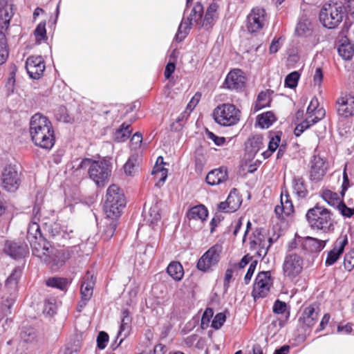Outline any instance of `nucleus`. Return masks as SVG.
Masks as SVG:
<instances>
[{
  "label": "nucleus",
  "instance_id": "obj_45",
  "mask_svg": "<svg viewBox=\"0 0 354 354\" xmlns=\"http://www.w3.org/2000/svg\"><path fill=\"white\" fill-rule=\"evenodd\" d=\"M138 156H131L124 165L126 174L133 175L138 168Z\"/></svg>",
  "mask_w": 354,
  "mask_h": 354
},
{
  "label": "nucleus",
  "instance_id": "obj_24",
  "mask_svg": "<svg viewBox=\"0 0 354 354\" xmlns=\"http://www.w3.org/2000/svg\"><path fill=\"white\" fill-rule=\"evenodd\" d=\"M228 178L227 169L221 167L210 171L206 176V182L210 185H217L225 182Z\"/></svg>",
  "mask_w": 354,
  "mask_h": 354
},
{
  "label": "nucleus",
  "instance_id": "obj_31",
  "mask_svg": "<svg viewBox=\"0 0 354 354\" xmlns=\"http://www.w3.org/2000/svg\"><path fill=\"white\" fill-rule=\"evenodd\" d=\"M208 216V211L203 205H198L192 207L187 212V216L191 220H201L204 221Z\"/></svg>",
  "mask_w": 354,
  "mask_h": 354
},
{
  "label": "nucleus",
  "instance_id": "obj_1",
  "mask_svg": "<svg viewBox=\"0 0 354 354\" xmlns=\"http://www.w3.org/2000/svg\"><path fill=\"white\" fill-rule=\"evenodd\" d=\"M29 132L32 142L42 149H50L55 144L54 130L50 121L40 113L32 116Z\"/></svg>",
  "mask_w": 354,
  "mask_h": 354
},
{
  "label": "nucleus",
  "instance_id": "obj_17",
  "mask_svg": "<svg viewBox=\"0 0 354 354\" xmlns=\"http://www.w3.org/2000/svg\"><path fill=\"white\" fill-rule=\"evenodd\" d=\"M245 145V165H246V160H252L263 146L262 135L257 134L250 137Z\"/></svg>",
  "mask_w": 354,
  "mask_h": 354
},
{
  "label": "nucleus",
  "instance_id": "obj_22",
  "mask_svg": "<svg viewBox=\"0 0 354 354\" xmlns=\"http://www.w3.org/2000/svg\"><path fill=\"white\" fill-rule=\"evenodd\" d=\"M338 113L345 118L354 115V95L346 94L337 100Z\"/></svg>",
  "mask_w": 354,
  "mask_h": 354
},
{
  "label": "nucleus",
  "instance_id": "obj_6",
  "mask_svg": "<svg viewBox=\"0 0 354 354\" xmlns=\"http://www.w3.org/2000/svg\"><path fill=\"white\" fill-rule=\"evenodd\" d=\"M346 9L342 3H325L319 12V20L324 26L329 29L337 27L342 21Z\"/></svg>",
  "mask_w": 354,
  "mask_h": 354
},
{
  "label": "nucleus",
  "instance_id": "obj_7",
  "mask_svg": "<svg viewBox=\"0 0 354 354\" xmlns=\"http://www.w3.org/2000/svg\"><path fill=\"white\" fill-rule=\"evenodd\" d=\"M304 259L301 255L296 252L287 253L282 263V273L285 279L294 280L304 270Z\"/></svg>",
  "mask_w": 354,
  "mask_h": 354
},
{
  "label": "nucleus",
  "instance_id": "obj_25",
  "mask_svg": "<svg viewBox=\"0 0 354 354\" xmlns=\"http://www.w3.org/2000/svg\"><path fill=\"white\" fill-rule=\"evenodd\" d=\"M326 245V241L320 240L311 236H306L301 239V248L307 252H319Z\"/></svg>",
  "mask_w": 354,
  "mask_h": 354
},
{
  "label": "nucleus",
  "instance_id": "obj_58",
  "mask_svg": "<svg viewBox=\"0 0 354 354\" xmlns=\"http://www.w3.org/2000/svg\"><path fill=\"white\" fill-rule=\"evenodd\" d=\"M46 34V24L40 23L35 30V35L37 40H41L45 38Z\"/></svg>",
  "mask_w": 354,
  "mask_h": 354
},
{
  "label": "nucleus",
  "instance_id": "obj_28",
  "mask_svg": "<svg viewBox=\"0 0 354 354\" xmlns=\"http://www.w3.org/2000/svg\"><path fill=\"white\" fill-rule=\"evenodd\" d=\"M217 9L218 6L215 3H211L205 12L204 19L203 21L201 20V27H203L205 29H209L212 27L216 19L217 18Z\"/></svg>",
  "mask_w": 354,
  "mask_h": 354
},
{
  "label": "nucleus",
  "instance_id": "obj_10",
  "mask_svg": "<svg viewBox=\"0 0 354 354\" xmlns=\"http://www.w3.org/2000/svg\"><path fill=\"white\" fill-rule=\"evenodd\" d=\"M21 174L16 165L8 164L2 170L1 176V187L8 192H14L21 183Z\"/></svg>",
  "mask_w": 354,
  "mask_h": 354
},
{
  "label": "nucleus",
  "instance_id": "obj_19",
  "mask_svg": "<svg viewBox=\"0 0 354 354\" xmlns=\"http://www.w3.org/2000/svg\"><path fill=\"white\" fill-rule=\"evenodd\" d=\"M319 313L318 305L312 304L304 309L299 321L304 326L312 328L317 322Z\"/></svg>",
  "mask_w": 354,
  "mask_h": 354
},
{
  "label": "nucleus",
  "instance_id": "obj_56",
  "mask_svg": "<svg viewBox=\"0 0 354 354\" xmlns=\"http://www.w3.org/2000/svg\"><path fill=\"white\" fill-rule=\"evenodd\" d=\"M226 320L225 314L222 313H218L212 322V327L216 330L219 329Z\"/></svg>",
  "mask_w": 354,
  "mask_h": 354
},
{
  "label": "nucleus",
  "instance_id": "obj_35",
  "mask_svg": "<svg viewBox=\"0 0 354 354\" xmlns=\"http://www.w3.org/2000/svg\"><path fill=\"white\" fill-rule=\"evenodd\" d=\"M131 317L128 310L122 311L121 324L120 326L119 335L124 333V337L129 335L131 330Z\"/></svg>",
  "mask_w": 354,
  "mask_h": 354
},
{
  "label": "nucleus",
  "instance_id": "obj_52",
  "mask_svg": "<svg viewBox=\"0 0 354 354\" xmlns=\"http://www.w3.org/2000/svg\"><path fill=\"white\" fill-rule=\"evenodd\" d=\"M94 282L89 281L86 283H82L81 286V295L82 298L85 299H90L93 295Z\"/></svg>",
  "mask_w": 354,
  "mask_h": 354
},
{
  "label": "nucleus",
  "instance_id": "obj_48",
  "mask_svg": "<svg viewBox=\"0 0 354 354\" xmlns=\"http://www.w3.org/2000/svg\"><path fill=\"white\" fill-rule=\"evenodd\" d=\"M232 267H233L232 268H228L225 272V278H224V283H223L225 287L228 286V285L230 282V280L232 278L234 270L243 268V257L241 258V259L240 260V261L238 264H236V263L233 264Z\"/></svg>",
  "mask_w": 354,
  "mask_h": 354
},
{
  "label": "nucleus",
  "instance_id": "obj_53",
  "mask_svg": "<svg viewBox=\"0 0 354 354\" xmlns=\"http://www.w3.org/2000/svg\"><path fill=\"white\" fill-rule=\"evenodd\" d=\"M161 216L158 207L154 206L151 207L149 211L148 217L147 218V222L152 225L158 222Z\"/></svg>",
  "mask_w": 354,
  "mask_h": 354
},
{
  "label": "nucleus",
  "instance_id": "obj_42",
  "mask_svg": "<svg viewBox=\"0 0 354 354\" xmlns=\"http://www.w3.org/2000/svg\"><path fill=\"white\" fill-rule=\"evenodd\" d=\"M9 55L8 41L5 34L0 31V64L5 63Z\"/></svg>",
  "mask_w": 354,
  "mask_h": 354
},
{
  "label": "nucleus",
  "instance_id": "obj_12",
  "mask_svg": "<svg viewBox=\"0 0 354 354\" xmlns=\"http://www.w3.org/2000/svg\"><path fill=\"white\" fill-rule=\"evenodd\" d=\"M222 247L220 245H214L206 251L197 262V268L203 272H207L217 265L220 259V254Z\"/></svg>",
  "mask_w": 354,
  "mask_h": 354
},
{
  "label": "nucleus",
  "instance_id": "obj_23",
  "mask_svg": "<svg viewBox=\"0 0 354 354\" xmlns=\"http://www.w3.org/2000/svg\"><path fill=\"white\" fill-rule=\"evenodd\" d=\"M12 15V0H0V28L8 29Z\"/></svg>",
  "mask_w": 354,
  "mask_h": 354
},
{
  "label": "nucleus",
  "instance_id": "obj_16",
  "mask_svg": "<svg viewBox=\"0 0 354 354\" xmlns=\"http://www.w3.org/2000/svg\"><path fill=\"white\" fill-rule=\"evenodd\" d=\"M26 71L32 79H39L45 70V64L41 56H30L26 62Z\"/></svg>",
  "mask_w": 354,
  "mask_h": 354
},
{
  "label": "nucleus",
  "instance_id": "obj_40",
  "mask_svg": "<svg viewBox=\"0 0 354 354\" xmlns=\"http://www.w3.org/2000/svg\"><path fill=\"white\" fill-rule=\"evenodd\" d=\"M337 52L344 60H350L354 55V48L351 43L344 42L338 46Z\"/></svg>",
  "mask_w": 354,
  "mask_h": 354
},
{
  "label": "nucleus",
  "instance_id": "obj_3",
  "mask_svg": "<svg viewBox=\"0 0 354 354\" xmlns=\"http://www.w3.org/2000/svg\"><path fill=\"white\" fill-rule=\"evenodd\" d=\"M79 167L88 169L90 178L97 187H104L111 174L112 164L110 160L106 158L98 160L85 158L80 162Z\"/></svg>",
  "mask_w": 354,
  "mask_h": 354
},
{
  "label": "nucleus",
  "instance_id": "obj_21",
  "mask_svg": "<svg viewBox=\"0 0 354 354\" xmlns=\"http://www.w3.org/2000/svg\"><path fill=\"white\" fill-rule=\"evenodd\" d=\"M3 251L13 259L24 257L28 253L26 244L7 241L5 243Z\"/></svg>",
  "mask_w": 354,
  "mask_h": 354
},
{
  "label": "nucleus",
  "instance_id": "obj_33",
  "mask_svg": "<svg viewBox=\"0 0 354 354\" xmlns=\"http://www.w3.org/2000/svg\"><path fill=\"white\" fill-rule=\"evenodd\" d=\"M292 187L295 194L300 198L307 197L308 192L306 188L305 180L302 177H294L292 180Z\"/></svg>",
  "mask_w": 354,
  "mask_h": 354
},
{
  "label": "nucleus",
  "instance_id": "obj_5",
  "mask_svg": "<svg viewBox=\"0 0 354 354\" xmlns=\"http://www.w3.org/2000/svg\"><path fill=\"white\" fill-rule=\"evenodd\" d=\"M126 205V198L122 189L115 184L111 185L106 194L104 209L107 217L118 218Z\"/></svg>",
  "mask_w": 354,
  "mask_h": 354
},
{
  "label": "nucleus",
  "instance_id": "obj_55",
  "mask_svg": "<svg viewBox=\"0 0 354 354\" xmlns=\"http://www.w3.org/2000/svg\"><path fill=\"white\" fill-rule=\"evenodd\" d=\"M337 208L341 214L344 216L350 218L353 215H354V207H348L343 201H342L340 203H339V205L337 206Z\"/></svg>",
  "mask_w": 354,
  "mask_h": 354
},
{
  "label": "nucleus",
  "instance_id": "obj_8",
  "mask_svg": "<svg viewBox=\"0 0 354 354\" xmlns=\"http://www.w3.org/2000/svg\"><path fill=\"white\" fill-rule=\"evenodd\" d=\"M241 111L231 104L218 106L213 112V118L216 123L223 127L236 124L240 120Z\"/></svg>",
  "mask_w": 354,
  "mask_h": 354
},
{
  "label": "nucleus",
  "instance_id": "obj_60",
  "mask_svg": "<svg viewBox=\"0 0 354 354\" xmlns=\"http://www.w3.org/2000/svg\"><path fill=\"white\" fill-rule=\"evenodd\" d=\"M57 306L53 301L48 300L45 302L44 312L49 315H53L56 313Z\"/></svg>",
  "mask_w": 354,
  "mask_h": 354
},
{
  "label": "nucleus",
  "instance_id": "obj_50",
  "mask_svg": "<svg viewBox=\"0 0 354 354\" xmlns=\"http://www.w3.org/2000/svg\"><path fill=\"white\" fill-rule=\"evenodd\" d=\"M250 245L252 248H254L257 245H261L263 241V235L261 230L256 229L252 233V236L249 238Z\"/></svg>",
  "mask_w": 354,
  "mask_h": 354
},
{
  "label": "nucleus",
  "instance_id": "obj_27",
  "mask_svg": "<svg viewBox=\"0 0 354 354\" xmlns=\"http://www.w3.org/2000/svg\"><path fill=\"white\" fill-rule=\"evenodd\" d=\"M248 44L251 45V48L247 49L246 53L248 55L247 57L248 62H255L258 59H261V55L263 50H261V44L257 41V38L252 37L248 39Z\"/></svg>",
  "mask_w": 354,
  "mask_h": 354
},
{
  "label": "nucleus",
  "instance_id": "obj_43",
  "mask_svg": "<svg viewBox=\"0 0 354 354\" xmlns=\"http://www.w3.org/2000/svg\"><path fill=\"white\" fill-rule=\"evenodd\" d=\"M21 339L27 343H34L37 342V332L36 329L32 327L24 328L20 333Z\"/></svg>",
  "mask_w": 354,
  "mask_h": 354
},
{
  "label": "nucleus",
  "instance_id": "obj_36",
  "mask_svg": "<svg viewBox=\"0 0 354 354\" xmlns=\"http://www.w3.org/2000/svg\"><path fill=\"white\" fill-rule=\"evenodd\" d=\"M276 120L277 118L272 111H266L257 116V122L263 129L269 128Z\"/></svg>",
  "mask_w": 354,
  "mask_h": 354
},
{
  "label": "nucleus",
  "instance_id": "obj_2",
  "mask_svg": "<svg viewBox=\"0 0 354 354\" xmlns=\"http://www.w3.org/2000/svg\"><path fill=\"white\" fill-rule=\"evenodd\" d=\"M40 217V208L35 206L33 208V218L32 224L29 227L28 232V239L30 241L33 255L39 258L41 261L44 259L48 252H55V248L51 247L48 242H46L42 237L39 231L38 221Z\"/></svg>",
  "mask_w": 354,
  "mask_h": 354
},
{
  "label": "nucleus",
  "instance_id": "obj_46",
  "mask_svg": "<svg viewBox=\"0 0 354 354\" xmlns=\"http://www.w3.org/2000/svg\"><path fill=\"white\" fill-rule=\"evenodd\" d=\"M46 284L49 287L56 288L64 290L68 284V280L64 278L52 277L46 281Z\"/></svg>",
  "mask_w": 354,
  "mask_h": 354
},
{
  "label": "nucleus",
  "instance_id": "obj_38",
  "mask_svg": "<svg viewBox=\"0 0 354 354\" xmlns=\"http://www.w3.org/2000/svg\"><path fill=\"white\" fill-rule=\"evenodd\" d=\"M111 219L109 223L103 225V228L100 232L101 239L104 241H109L113 236L117 227V221L115 218Z\"/></svg>",
  "mask_w": 354,
  "mask_h": 354
},
{
  "label": "nucleus",
  "instance_id": "obj_54",
  "mask_svg": "<svg viewBox=\"0 0 354 354\" xmlns=\"http://www.w3.org/2000/svg\"><path fill=\"white\" fill-rule=\"evenodd\" d=\"M21 271L20 269H15L10 275L8 277L6 283L7 286H16L21 277Z\"/></svg>",
  "mask_w": 354,
  "mask_h": 354
},
{
  "label": "nucleus",
  "instance_id": "obj_47",
  "mask_svg": "<svg viewBox=\"0 0 354 354\" xmlns=\"http://www.w3.org/2000/svg\"><path fill=\"white\" fill-rule=\"evenodd\" d=\"M323 111L324 117L325 116V110L322 108H319V102L317 97H314L310 102L307 108L306 113L308 116L316 117L318 115V112Z\"/></svg>",
  "mask_w": 354,
  "mask_h": 354
},
{
  "label": "nucleus",
  "instance_id": "obj_39",
  "mask_svg": "<svg viewBox=\"0 0 354 354\" xmlns=\"http://www.w3.org/2000/svg\"><path fill=\"white\" fill-rule=\"evenodd\" d=\"M227 201L228 203V207H230V212H234L237 210L241 205L242 200L236 193V189L234 188L230 192Z\"/></svg>",
  "mask_w": 354,
  "mask_h": 354
},
{
  "label": "nucleus",
  "instance_id": "obj_34",
  "mask_svg": "<svg viewBox=\"0 0 354 354\" xmlns=\"http://www.w3.org/2000/svg\"><path fill=\"white\" fill-rule=\"evenodd\" d=\"M168 274L175 281H180L184 275V270L182 265L177 261L171 262L167 268Z\"/></svg>",
  "mask_w": 354,
  "mask_h": 354
},
{
  "label": "nucleus",
  "instance_id": "obj_49",
  "mask_svg": "<svg viewBox=\"0 0 354 354\" xmlns=\"http://www.w3.org/2000/svg\"><path fill=\"white\" fill-rule=\"evenodd\" d=\"M300 74L297 71H293L288 74L285 79V86L290 88H294L297 86Z\"/></svg>",
  "mask_w": 354,
  "mask_h": 354
},
{
  "label": "nucleus",
  "instance_id": "obj_32",
  "mask_svg": "<svg viewBox=\"0 0 354 354\" xmlns=\"http://www.w3.org/2000/svg\"><path fill=\"white\" fill-rule=\"evenodd\" d=\"M132 129H131V124L123 122L115 131L113 139L115 141L118 142H124L129 138Z\"/></svg>",
  "mask_w": 354,
  "mask_h": 354
},
{
  "label": "nucleus",
  "instance_id": "obj_41",
  "mask_svg": "<svg viewBox=\"0 0 354 354\" xmlns=\"http://www.w3.org/2000/svg\"><path fill=\"white\" fill-rule=\"evenodd\" d=\"M271 99L265 91H261L259 93L255 105L253 108L254 112L259 111V110L270 106Z\"/></svg>",
  "mask_w": 354,
  "mask_h": 354
},
{
  "label": "nucleus",
  "instance_id": "obj_11",
  "mask_svg": "<svg viewBox=\"0 0 354 354\" xmlns=\"http://www.w3.org/2000/svg\"><path fill=\"white\" fill-rule=\"evenodd\" d=\"M272 285L273 279L270 271L259 272L256 277L252 292L254 299L266 297Z\"/></svg>",
  "mask_w": 354,
  "mask_h": 354
},
{
  "label": "nucleus",
  "instance_id": "obj_26",
  "mask_svg": "<svg viewBox=\"0 0 354 354\" xmlns=\"http://www.w3.org/2000/svg\"><path fill=\"white\" fill-rule=\"evenodd\" d=\"M324 118V113L322 111L318 112V115L316 117L313 116H307L305 120L302 121L301 123L298 124L295 130L294 134L296 137H299L301 135V133L309 129L311 126L318 122Z\"/></svg>",
  "mask_w": 354,
  "mask_h": 354
},
{
  "label": "nucleus",
  "instance_id": "obj_15",
  "mask_svg": "<svg viewBox=\"0 0 354 354\" xmlns=\"http://www.w3.org/2000/svg\"><path fill=\"white\" fill-rule=\"evenodd\" d=\"M295 212L294 205L287 190L282 191L280 196V205L274 208V212L279 219H285Z\"/></svg>",
  "mask_w": 354,
  "mask_h": 354
},
{
  "label": "nucleus",
  "instance_id": "obj_9",
  "mask_svg": "<svg viewBox=\"0 0 354 354\" xmlns=\"http://www.w3.org/2000/svg\"><path fill=\"white\" fill-rule=\"evenodd\" d=\"M203 14V6L201 3L197 2L192 8L187 19H183L176 35L177 41L180 42L185 38L194 23L201 24Z\"/></svg>",
  "mask_w": 354,
  "mask_h": 354
},
{
  "label": "nucleus",
  "instance_id": "obj_63",
  "mask_svg": "<svg viewBox=\"0 0 354 354\" xmlns=\"http://www.w3.org/2000/svg\"><path fill=\"white\" fill-rule=\"evenodd\" d=\"M15 84V73H12L10 77L8 79L6 83V88L8 95H10L14 92Z\"/></svg>",
  "mask_w": 354,
  "mask_h": 354
},
{
  "label": "nucleus",
  "instance_id": "obj_44",
  "mask_svg": "<svg viewBox=\"0 0 354 354\" xmlns=\"http://www.w3.org/2000/svg\"><path fill=\"white\" fill-rule=\"evenodd\" d=\"M152 174L158 180L156 185L160 187L165 183L167 177V169L160 165H156L153 169Z\"/></svg>",
  "mask_w": 354,
  "mask_h": 354
},
{
  "label": "nucleus",
  "instance_id": "obj_14",
  "mask_svg": "<svg viewBox=\"0 0 354 354\" xmlns=\"http://www.w3.org/2000/svg\"><path fill=\"white\" fill-rule=\"evenodd\" d=\"M266 18L263 8H255L247 17V28L249 32H256L263 28Z\"/></svg>",
  "mask_w": 354,
  "mask_h": 354
},
{
  "label": "nucleus",
  "instance_id": "obj_64",
  "mask_svg": "<svg viewBox=\"0 0 354 354\" xmlns=\"http://www.w3.org/2000/svg\"><path fill=\"white\" fill-rule=\"evenodd\" d=\"M348 187H349V179H348V174L346 173V166H345V168L343 171V182L342 184V191L340 193V194L342 195V197H344L345 192L348 189Z\"/></svg>",
  "mask_w": 354,
  "mask_h": 354
},
{
  "label": "nucleus",
  "instance_id": "obj_61",
  "mask_svg": "<svg viewBox=\"0 0 354 354\" xmlns=\"http://www.w3.org/2000/svg\"><path fill=\"white\" fill-rule=\"evenodd\" d=\"M301 236H295L294 239L290 240L286 246L287 251L291 252L297 248L298 245L300 244L301 245Z\"/></svg>",
  "mask_w": 354,
  "mask_h": 354
},
{
  "label": "nucleus",
  "instance_id": "obj_29",
  "mask_svg": "<svg viewBox=\"0 0 354 354\" xmlns=\"http://www.w3.org/2000/svg\"><path fill=\"white\" fill-rule=\"evenodd\" d=\"M55 251L56 252L55 253L57 254V256L53 253L48 252L42 261L49 265L52 270H57L64 264V261L63 259L62 252L55 248Z\"/></svg>",
  "mask_w": 354,
  "mask_h": 354
},
{
  "label": "nucleus",
  "instance_id": "obj_4",
  "mask_svg": "<svg viewBox=\"0 0 354 354\" xmlns=\"http://www.w3.org/2000/svg\"><path fill=\"white\" fill-rule=\"evenodd\" d=\"M306 218L309 226L313 230L328 232L334 228L333 213L318 203L307 211Z\"/></svg>",
  "mask_w": 354,
  "mask_h": 354
},
{
  "label": "nucleus",
  "instance_id": "obj_13",
  "mask_svg": "<svg viewBox=\"0 0 354 354\" xmlns=\"http://www.w3.org/2000/svg\"><path fill=\"white\" fill-rule=\"evenodd\" d=\"M348 240L346 234H340L333 243V248L328 251L325 261L326 266L335 264L344 253Z\"/></svg>",
  "mask_w": 354,
  "mask_h": 354
},
{
  "label": "nucleus",
  "instance_id": "obj_59",
  "mask_svg": "<svg viewBox=\"0 0 354 354\" xmlns=\"http://www.w3.org/2000/svg\"><path fill=\"white\" fill-rule=\"evenodd\" d=\"M286 304L279 299L275 301L272 310L276 314H283L286 310Z\"/></svg>",
  "mask_w": 354,
  "mask_h": 354
},
{
  "label": "nucleus",
  "instance_id": "obj_30",
  "mask_svg": "<svg viewBox=\"0 0 354 354\" xmlns=\"http://www.w3.org/2000/svg\"><path fill=\"white\" fill-rule=\"evenodd\" d=\"M321 198L330 206H337L342 201L343 197L337 192L328 189H322L320 192Z\"/></svg>",
  "mask_w": 354,
  "mask_h": 354
},
{
  "label": "nucleus",
  "instance_id": "obj_51",
  "mask_svg": "<svg viewBox=\"0 0 354 354\" xmlns=\"http://www.w3.org/2000/svg\"><path fill=\"white\" fill-rule=\"evenodd\" d=\"M343 265L344 269L348 271H351L354 268V248L345 254Z\"/></svg>",
  "mask_w": 354,
  "mask_h": 354
},
{
  "label": "nucleus",
  "instance_id": "obj_18",
  "mask_svg": "<svg viewBox=\"0 0 354 354\" xmlns=\"http://www.w3.org/2000/svg\"><path fill=\"white\" fill-rule=\"evenodd\" d=\"M327 169L326 162L319 156H314L310 170V180L315 182L322 180L326 175Z\"/></svg>",
  "mask_w": 354,
  "mask_h": 354
},
{
  "label": "nucleus",
  "instance_id": "obj_37",
  "mask_svg": "<svg viewBox=\"0 0 354 354\" xmlns=\"http://www.w3.org/2000/svg\"><path fill=\"white\" fill-rule=\"evenodd\" d=\"M281 135V131H277L273 136H270V141L268 143L269 151H264L263 153V156H264L265 158H269L271 156V154L274 151H275L279 147Z\"/></svg>",
  "mask_w": 354,
  "mask_h": 354
},
{
  "label": "nucleus",
  "instance_id": "obj_57",
  "mask_svg": "<svg viewBox=\"0 0 354 354\" xmlns=\"http://www.w3.org/2000/svg\"><path fill=\"white\" fill-rule=\"evenodd\" d=\"M109 341V335L106 333L101 331L97 337V346L100 349H104Z\"/></svg>",
  "mask_w": 354,
  "mask_h": 354
},
{
  "label": "nucleus",
  "instance_id": "obj_20",
  "mask_svg": "<svg viewBox=\"0 0 354 354\" xmlns=\"http://www.w3.org/2000/svg\"><path fill=\"white\" fill-rule=\"evenodd\" d=\"M226 88L232 91H241L243 88V72L241 69H233L225 80Z\"/></svg>",
  "mask_w": 354,
  "mask_h": 354
},
{
  "label": "nucleus",
  "instance_id": "obj_62",
  "mask_svg": "<svg viewBox=\"0 0 354 354\" xmlns=\"http://www.w3.org/2000/svg\"><path fill=\"white\" fill-rule=\"evenodd\" d=\"M207 136L208 139L212 140L218 146L223 145L225 141V138L218 137L209 131H207Z\"/></svg>",
  "mask_w": 354,
  "mask_h": 354
}]
</instances>
